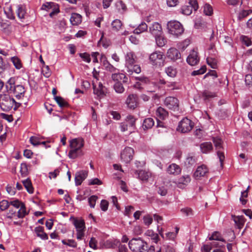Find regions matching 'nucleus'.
<instances>
[{
  "label": "nucleus",
  "mask_w": 252,
  "mask_h": 252,
  "mask_svg": "<svg viewBox=\"0 0 252 252\" xmlns=\"http://www.w3.org/2000/svg\"><path fill=\"white\" fill-rule=\"evenodd\" d=\"M125 67L129 75L133 73L139 74L141 71V67L138 64L137 57L133 52H127L125 56Z\"/></svg>",
  "instance_id": "nucleus-1"
},
{
  "label": "nucleus",
  "mask_w": 252,
  "mask_h": 252,
  "mask_svg": "<svg viewBox=\"0 0 252 252\" xmlns=\"http://www.w3.org/2000/svg\"><path fill=\"white\" fill-rule=\"evenodd\" d=\"M21 103L16 102L14 98L11 96L8 92L0 94V107L4 111H9L13 109L17 110Z\"/></svg>",
  "instance_id": "nucleus-2"
},
{
  "label": "nucleus",
  "mask_w": 252,
  "mask_h": 252,
  "mask_svg": "<svg viewBox=\"0 0 252 252\" xmlns=\"http://www.w3.org/2000/svg\"><path fill=\"white\" fill-rule=\"evenodd\" d=\"M84 146V140L82 138H75L70 141L71 150L68 153L70 158L75 159L83 155L81 148Z\"/></svg>",
  "instance_id": "nucleus-3"
},
{
  "label": "nucleus",
  "mask_w": 252,
  "mask_h": 252,
  "mask_svg": "<svg viewBox=\"0 0 252 252\" xmlns=\"http://www.w3.org/2000/svg\"><path fill=\"white\" fill-rule=\"evenodd\" d=\"M7 92L12 93L17 99L22 98L26 92L25 88L21 85H14V79L12 78L9 79L6 84Z\"/></svg>",
  "instance_id": "nucleus-4"
},
{
  "label": "nucleus",
  "mask_w": 252,
  "mask_h": 252,
  "mask_svg": "<svg viewBox=\"0 0 252 252\" xmlns=\"http://www.w3.org/2000/svg\"><path fill=\"white\" fill-rule=\"evenodd\" d=\"M128 246L132 252H145L148 248V244L140 238L132 239Z\"/></svg>",
  "instance_id": "nucleus-5"
},
{
  "label": "nucleus",
  "mask_w": 252,
  "mask_h": 252,
  "mask_svg": "<svg viewBox=\"0 0 252 252\" xmlns=\"http://www.w3.org/2000/svg\"><path fill=\"white\" fill-rule=\"evenodd\" d=\"M167 30L169 33L175 36H178L181 35L184 29L183 25L177 21H170L167 24Z\"/></svg>",
  "instance_id": "nucleus-6"
},
{
  "label": "nucleus",
  "mask_w": 252,
  "mask_h": 252,
  "mask_svg": "<svg viewBox=\"0 0 252 252\" xmlns=\"http://www.w3.org/2000/svg\"><path fill=\"white\" fill-rule=\"evenodd\" d=\"M165 56L160 51H156L149 56L150 63L153 66L160 67L164 65Z\"/></svg>",
  "instance_id": "nucleus-7"
},
{
  "label": "nucleus",
  "mask_w": 252,
  "mask_h": 252,
  "mask_svg": "<svg viewBox=\"0 0 252 252\" xmlns=\"http://www.w3.org/2000/svg\"><path fill=\"white\" fill-rule=\"evenodd\" d=\"M136 119L132 115L126 116L125 121L120 124L121 130L122 132L129 130L130 132L135 129Z\"/></svg>",
  "instance_id": "nucleus-8"
},
{
  "label": "nucleus",
  "mask_w": 252,
  "mask_h": 252,
  "mask_svg": "<svg viewBox=\"0 0 252 252\" xmlns=\"http://www.w3.org/2000/svg\"><path fill=\"white\" fill-rule=\"evenodd\" d=\"M194 126L193 123L187 118H184L179 123L177 130L182 133L190 131Z\"/></svg>",
  "instance_id": "nucleus-9"
},
{
  "label": "nucleus",
  "mask_w": 252,
  "mask_h": 252,
  "mask_svg": "<svg viewBox=\"0 0 252 252\" xmlns=\"http://www.w3.org/2000/svg\"><path fill=\"white\" fill-rule=\"evenodd\" d=\"M213 141L217 151V153L220 163V166L222 167L223 161L224 160L225 156L224 152L222 151L223 148L222 147L221 140L219 138L213 137Z\"/></svg>",
  "instance_id": "nucleus-10"
},
{
  "label": "nucleus",
  "mask_w": 252,
  "mask_h": 252,
  "mask_svg": "<svg viewBox=\"0 0 252 252\" xmlns=\"http://www.w3.org/2000/svg\"><path fill=\"white\" fill-rule=\"evenodd\" d=\"M164 105L169 109L174 111L179 110V100L173 96L166 97L164 101Z\"/></svg>",
  "instance_id": "nucleus-11"
},
{
  "label": "nucleus",
  "mask_w": 252,
  "mask_h": 252,
  "mask_svg": "<svg viewBox=\"0 0 252 252\" xmlns=\"http://www.w3.org/2000/svg\"><path fill=\"white\" fill-rule=\"evenodd\" d=\"M134 155V150L127 147L121 153V158L125 163H128L132 159Z\"/></svg>",
  "instance_id": "nucleus-12"
},
{
  "label": "nucleus",
  "mask_w": 252,
  "mask_h": 252,
  "mask_svg": "<svg viewBox=\"0 0 252 252\" xmlns=\"http://www.w3.org/2000/svg\"><path fill=\"white\" fill-rule=\"evenodd\" d=\"M198 8V4L196 0H192L188 2V4L184 5L181 8L182 13L186 15H190L192 10L196 11Z\"/></svg>",
  "instance_id": "nucleus-13"
},
{
  "label": "nucleus",
  "mask_w": 252,
  "mask_h": 252,
  "mask_svg": "<svg viewBox=\"0 0 252 252\" xmlns=\"http://www.w3.org/2000/svg\"><path fill=\"white\" fill-rule=\"evenodd\" d=\"M41 9L46 11L52 9V11L49 14L51 17H52L54 15L60 12L58 4L53 2H48L44 3L41 6Z\"/></svg>",
  "instance_id": "nucleus-14"
},
{
  "label": "nucleus",
  "mask_w": 252,
  "mask_h": 252,
  "mask_svg": "<svg viewBox=\"0 0 252 252\" xmlns=\"http://www.w3.org/2000/svg\"><path fill=\"white\" fill-rule=\"evenodd\" d=\"M166 56L168 59L172 61L176 62L179 61L182 62L181 55L180 51L175 48H170L166 53Z\"/></svg>",
  "instance_id": "nucleus-15"
},
{
  "label": "nucleus",
  "mask_w": 252,
  "mask_h": 252,
  "mask_svg": "<svg viewBox=\"0 0 252 252\" xmlns=\"http://www.w3.org/2000/svg\"><path fill=\"white\" fill-rule=\"evenodd\" d=\"M208 173V168L207 166L202 164L197 167L194 173L193 176L196 179H199L202 177L205 176Z\"/></svg>",
  "instance_id": "nucleus-16"
},
{
  "label": "nucleus",
  "mask_w": 252,
  "mask_h": 252,
  "mask_svg": "<svg viewBox=\"0 0 252 252\" xmlns=\"http://www.w3.org/2000/svg\"><path fill=\"white\" fill-rule=\"evenodd\" d=\"M166 171L169 175L177 176L181 173L182 168L179 165L176 163H172L167 167Z\"/></svg>",
  "instance_id": "nucleus-17"
},
{
  "label": "nucleus",
  "mask_w": 252,
  "mask_h": 252,
  "mask_svg": "<svg viewBox=\"0 0 252 252\" xmlns=\"http://www.w3.org/2000/svg\"><path fill=\"white\" fill-rule=\"evenodd\" d=\"M199 61V58L197 52L194 50H192L187 59V63L189 65L193 66L197 64Z\"/></svg>",
  "instance_id": "nucleus-18"
},
{
  "label": "nucleus",
  "mask_w": 252,
  "mask_h": 252,
  "mask_svg": "<svg viewBox=\"0 0 252 252\" xmlns=\"http://www.w3.org/2000/svg\"><path fill=\"white\" fill-rule=\"evenodd\" d=\"M150 32L154 36L159 35L163 33L161 26L158 22H154L149 27Z\"/></svg>",
  "instance_id": "nucleus-19"
},
{
  "label": "nucleus",
  "mask_w": 252,
  "mask_h": 252,
  "mask_svg": "<svg viewBox=\"0 0 252 252\" xmlns=\"http://www.w3.org/2000/svg\"><path fill=\"white\" fill-rule=\"evenodd\" d=\"M138 97L136 94H129L126 100V104L128 108L134 109L137 105Z\"/></svg>",
  "instance_id": "nucleus-20"
},
{
  "label": "nucleus",
  "mask_w": 252,
  "mask_h": 252,
  "mask_svg": "<svg viewBox=\"0 0 252 252\" xmlns=\"http://www.w3.org/2000/svg\"><path fill=\"white\" fill-rule=\"evenodd\" d=\"M88 172L85 170H81L76 173L75 182L76 186H79L82 182L87 178Z\"/></svg>",
  "instance_id": "nucleus-21"
},
{
  "label": "nucleus",
  "mask_w": 252,
  "mask_h": 252,
  "mask_svg": "<svg viewBox=\"0 0 252 252\" xmlns=\"http://www.w3.org/2000/svg\"><path fill=\"white\" fill-rule=\"evenodd\" d=\"M16 8V12L18 17L21 20L25 19L27 15L26 5L20 4L17 5Z\"/></svg>",
  "instance_id": "nucleus-22"
},
{
  "label": "nucleus",
  "mask_w": 252,
  "mask_h": 252,
  "mask_svg": "<svg viewBox=\"0 0 252 252\" xmlns=\"http://www.w3.org/2000/svg\"><path fill=\"white\" fill-rule=\"evenodd\" d=\"M135 175L142 181H147L149 177L151 176V173L143 170H135Z\"/></svg>",
  "instance_id": "nucleus-23"
},
{
  "label": "nucleus",
  "mask_w": 252,
  "mask_h": 252,
  "mask_svg": "<svg viewBox=\"0 0 252 252\" xmlns=\"http://www.w3.org/2000/svg\"><path fill=\"white\" fill-rule=\"evenodd\" d=\"M111 78L116 82H118L122 80L124 83H126L128 81V78L125 74L122 73L118 72L112 73Z\"/></svg>",
  "instance_id": "nucleus-24"
},
{
  "label": "nucleus",
  "mask_w": 252,
  "mask_h": 252,
  "mask_svg": "<svg viewBox=\"0 0 252 252\" xmlns=\"http://www.w3.org/2000/svg\"><path fill=\"white\" fill-rule=\"evenodd\" d=\"M94 93L98 96H103L105 94L104 87L102 84L99 82L98 86L94 83L93 84Z\"/></svg>",
  "instance_id": "nucleus-25"
},
{
  "label": "nucleus",
  "mask_w": 252,
  "mask_h": 252,
  "mask_svg": "<svg viewBox=\"0 0 252 252\" xmlns=\"http://www.w3.org/2000/svg\"><path fill=\"white\" fill-rule=\"evenodd\" d=\"M200 148L203 154H208L213 150V145L210 142H205L200 145Z\"/></svg>",
  "instance_id": "nucleus-26"
},
{
  "label": "nucleus",
  "mask_w": 252,
  "mask_h": 252,
  "mask_svg": "<svg viewBox=\"0 0 252 252\" xmlns=\"http://www.w3.org/2000/svg\"><path fill=\"white\" fill-rule=\"evenodd\" d=\"M197 160V158L193 154H189L186 158L185 165L187 167L193 166Z\"/></svg>",
  "instance_id": "nucleus-27"
},
{
  "label": "nucleus",
  "mask_w": 252,
  "mask_h": 252,
  "mask_svg": "<svg viewBox=\"0 0 252 252\" xmlns=\"http://www.w3.org/2000/svg\"><path fill=\"white\" fill-rule=\"evenodd\" d=\"M34 231L37 236L40 237L41 239L46 240L48 239V235L44 231L43 227L41 226L36 227Z\"/></svg>",
  "instance_id": "nucleus-28"
},
{
  "label": "nucleus",
  "mask_w": 252,
  "mask_h": 252,
  "mask_svg": "<svg viewBox=\"0 0 252 252\" xmlns=\"http://www.w3.org/2000/svg\"><path fill=\"white\" fill-rule=\"evenodd\" d=\"M233 220L239 229H241L245 222V219L243 216H232Z\"/></svg>",
  "instance_id": "nucleus-29"
},
{
  "label": "nucleus",
  "mask_w": 252,
  "mask_h": 252,
  "mask_svg": "<svg viewBox=\"0 0 252 252\" xmlns=\"http://www.w3.org/2000/svg\"><path fill=\"white\" fill-rule=\"evenodd\" d=\"M70 21L72 25H78L82 21V16L77 13H72L70 18Z\"/></svg>",
  "instance_id": "nucleus-30"
},
{
  "label": "nucleus",
  "mask_w": 252,
  "mask_h": 252,
  "mask_svg": "<svg viewBox=\"0 0 252 252\" xmlns=\"http://www.w3.org/2000/svg\"><path fill=\"white\" fill-rule=\"evenodd\" d=\"M156 115L161 120L165 119L168 116V112L163 108L159 107L156 111Z\"/></svg>",
  "instance_id": "nucleus-31"
},
{
  "label": "nucleus",
  "mask_w": 252,
  "mask_h": 252,
  "mask_svg": "<svg viewBox=\"0 0 252 252\" xmlns=\"http://www.w3.org/2000/svg\"><path fill=\"white\" fill-rule=\"evenodd\" d=\"M190 177L189 175H184L179 178L177 182V186L181 188L182 185H187L190 181Z\"/></svg>",
  "instance_id": "nucleus-32"
},
{
  "label": "nucleus",
  "mask_w": 252,
  "mask_h": 252,
  "mask_svg": "<svg viewBox=\"0 0 252 252\" xmlns=\"http://www.w3.org/2000/svg\"><path fill=\"white\" fill-rule=\"evenodd\" d=\"M3 10L7 18L11 20L15 19V17L14 13L13 12L12 6L11 5H7V6L4 7Z\"/></svg>",
  "instance_id": "nucleus-33"
},
{
  "label": "nucleus",
  "mask_w": 252,
  "mask_h": 252,
  "mask_svg": "<svg viewBox=\"0 0 252 252\" xmlns=\"http://www.w3.org/2000/svg\"><path fill=\"white\" fill-rule=\"evenodd\" d=\"M154 125V121L153 118H148L145 119L143 123L142 127L144 129L151 128Z\"/></svg>",
  "instance_id": "nucleus-34"
},
{
  "label": "nucleus",
  "mask_w": 252,
  "mask_h": 252,
  "mask_svg": "<svg viewBox=\"0 0 252 252\" xmlns=\"http://www.w3.org/2000/svg\"><path fill=\"white\" fill-rule=\"evenodd\" d=\"M251 14H252V9H243L241 10L238 13L237 17L238 20L239 21H241Z\"/></svg>",
  "instance_id": "nucleus-35"
},
{
  "label": "nucleus",
  "mask_w": 252,
  "mask_h": 252,
  "mask_svg": "<svg viewBox=\"0 0 252 252\" xmlns=\"http://www.w3.org/2000/svg\"><path fill=\"white\" fill-rule=\"evenodd\" d=\"M103 65L105 68V69L107 71L114 73L117 70H118L115 67L111 64L107 60L103 61Z\"/></svg>",
  "instance_id": "nucleus-36"
},
{
  "label": "nucleus",
  "mask_w": 252,
  "mask_h": 252,
  "mask_svg": "<svg viewBox=\"0 0 252 252\" xmlns=\"http://www.w3.org/2000/svg\"><path fill=\"white\" fill-rule=\"evenodd\" d=\"M54 99L61 108L69 106L68 103L61 96H55Z\"/></svg>",
  "instance_id": "nucleus-37"
},
{
  "label": "nucleus",
  "mask_w": 252,
  "mask_h": 252,
  "mask_svg": "<svg viewBox=\"0 0 252 252\" xmlns=\"http://www.w3.org/2000/svg\"><path fill=\"white\" fill-rule=\"evenodd\" d=\"M28 214L26 211V208L25 204H22L21 208L17 211V216L18 219H23Z\"/></svg>",
  "instance_id": "nucleus-38"
},
{
  "label": "nucleus",
  "mask_w": 252,
  "mask_h": 252,
  "mask_svg": "<svg viewBox=\"0 0 252 252\" xmlns=\"http://www.w3.org/2000/svg\"><path fill=\"white\" fill-rule=\"evenodd\" d=\"M23 184L29 193H32L33 192V188L32 186V182L29 179H27L24 180L23 181Z\"/></svg>",
  "instance_id": "nucleus-39"
},
{
  "label": "nucleus",
  "mask_w": 252,
  "mask_h": 252,
  "mask_svg": "<svg viewBox=\"0 0 252 252\" xmlns=\"http://www.w3.org/2000/svg\"><path fill=\"white\" fill-rule=\"evenodd\" d=\"M155 40L158 47H163L166 42V39L163 37L162 34L158 36H155Z\"/></svg>",
  "instance_id": "nucleus-40"
},
{
  "label": "nucleus",
  "mask_w": 252,
  "mask_h": 252,
  "mask_svg": "<svg viewBox=\"0 0 252 252\" xmlns=\"http://www.w3.org/2000/svg\"><path fill=\"white\" fill-rule=\"evenodd\" d=\"M147 29L148 26L147 24L143 22L140 24L138 27L133 31V32L135 34H140L145 31H146Z\"/></svg>",
  "instance_id": "nucleus-41"
},
{
  "label": "nucleus",
  "mask_w": 252,
  "mask_h": 252,
  "mask_svg": "<svg viewBox=\"0 0 252 252\" xmlns=\"http://www.w3.org/2000/svg\"><path fill=\"white\" fill-rule=\"evenodd\" d=\"M11 61L17 69H21L23 65L20 59L17 56L11 57Z\"/></svg>",
  "instance_id": "nucleus-42"
},
{
  "label": "nucleus",
  "mask_w": 252,
  "mask_h": 252,
  "mask_svg": "<svg viewBox=\"0 0 252 252\" xmlns=\"http://www.w3.org/2000/svg\"><path fill=\"white\" fill-rule=\"evenodd\" d=\"M73 224L76 228L77 231L78 230H84L85 228V222L83 220H75L74 221Z\"/></svg>",
  "instance_id": "nucleus-43"
},
{
  "label": "nucleus",
  "mask_w": 252,
  "mask_h": 252,
  "mask_svg": "<svg viewBox=\"0 0 252 252\" xmlns=\"http://www.w3.org/2000/svg\"><path fill=\"white\" fill-rule=\"evenodd\" d=\"M146 235L148 236H149L151 238V239L153 240V241L155 243H157L159 240V237L157 233H155L152 230H148L146 232Z\"/></svg>",
  "instance_id": "nucleus-44"
},
{
  "label": "nucleus",
  "mask_w": 252,
  "mask_h": 252,
  "mask_svg": "<svg viewBox=\"0 0 252 252\" xmlns=\"http://www.w3.org/2000/svg\"><path fill=\"white\" fill-rule=\"evenodd\" d=\"M209 240H217L220 241H222L223 242H225V240L222 238L220 235V234L218 232H214L211 237L209 238Z\"/></svg>",
  "instance_id": "nucleus-45"
},
{
  "label": "nucleus",
  "mask_w": 252,
  "mask_h": 252,
  "mask_svg": "<svg viewBox=\"0 0 252 252\" xmlns=\"http://www.w3.org/2000/svg\"><path fill=\"white\" fill-rule=\"evenodd\" d=\"M111 26L114 31H118L122 26V23L121 20L115 19L112 22Z\"/></svg>",
  "instance_id": "nucleus-46"
},
{
  "label": "nucleus",
  "mask_w": 252,
  "mask_h": 252,
  "mask_svg": "<svg viewBox=\"0 0 252 252\" xmlns=\"http://www.w3.org/2000/svg\"><path fill=\"white\" fill-rule=\"evenodd\" d=\"M116 6L120 13H124L126 10V4L121 0L118 1L116 3Z\"/></svg>",
  "instance_id": "nucleus-47"
},
{
  "label": "nucleus",
  "mask_w": 252,
  "mask_h": 252,
  "mask_svg": "<svg viewBox=\"0 0 252 252\" xmlns=\"http://www.w3.org/2000/svg\"><path fill=\"white\" fill-rule=\"evenodd\" d=\"M113 88L117 93L122 94L125 91V88L120 82H116L114 85Z\"/></svg>",
  "instance_id": "nucleus-48"
},
{
  "label": "nucleus",
  "mask_w": 252,
  "mask_h": 252,
  "mask_svg": "<svg viewBox=\"0 0 252 252\" xmlns=\"http://www.w3.org/2000/svg\"><path fill=\"white\" fill-rule=\"evenodd\" d=\"M62 242L63 245L68 246L71 248H75L77 246V243L73 239L63 240Z\"/></svg>",
  "instance_id": "nucleus-49"
},
{
  "label": "nucleus",
  "mask_w": 252,
  "mask_h": 252,
  "mask_svg": "<svg viewBox=\"0 0 252 252\" xmlns=\"http://www.w3.org/2000/svg\"><path fill=\"white\" fill-rule=\"evenodd\" d=\"M165 72L168 76L174 77L176 75L177 71L175 68L170 66L165 68Z\"/></svg>",
  "instance_id": "nucleus-50"
},
{
  "label": "nucleus",
  "mask_w": 252,
  "mask_h": 252,
  "mask_svg": "<svg viewBox=\"0 0 252 252\" xmlns=\"http://www.w3.org/2000/svg\"><path fill=\"white\" fill-rule=\"evenodd\" d=\"M6 217L10 220H17L18 218L17 216L16 210H13L12 209H10L9 212L7 213Z\"/></svg>",
  "instance_id": "nucleus-51"
},
{
  "label": "nucleus",
  "mask_w": 252,
  "mask_h": 252,
  "mask_svg": "<svg viewBox=\"0 0 252 252\" xmlns=\"http://www.w3.org/2000/svg\"><path fill=\"white\" fill-rule=\"evenodd\" d=\"M20 172L23 177H26L28 175V169L26 163H21Z\"/></svg>",
  "instance_id": "nucleus-52"
},
{
  "label": "nucleus",
  "mask_w": 252,
  "mask_h": 252,
  "mask_svg": "<svg viewBox=\"0 0 252 252\" xmlns=\"http://www.w3.org/2000/svg\"><path fill=\"white\" fill-rule=\"evenodd\" d=\"M10 205V202L6 200H2L0 202V209L3 211L8 209Z\"/></svg>",
  "instance_id": "nucleus-53"
},
{
  "label": "nucleus",
  "mask_w": 252,
  "mask_h": 252,
  "mask_svg": "<svg viewBox=\"0 0 252 252\" xmlns=\"http://www.w3.org/2000/svg\"><path fill=\"white\" fill-rule=\"evenodd\" d=\"M204 13L206 15H211L213 13V8L212 6L208 4H205L204 6Z\"/></svg>",
  "instance_id": "nucleus-54"
},
{
  "label": "nucleus",
  "mask_w": 252,
  "mask_h": 252,
  "mask_svg": "<svg viewBox=\"0 0 252 252\" xmlns=\"http://www.w3.org/2000/svg\"><path fill=\"white\" fill-rule=\"evenodd\" d=\"M206 66L203 65L199 69L192 71L191 73V75L195 76V75L203 74L206 72Z\"/></svg>",
  "instance_id": "nucleus-55"
},
{
  "label": "nucleus",
  "mask_w": 252,
  "mask_h": 252,
  "mask_svg": "<svg viewBox=\"0 0 252 252\" xmlns=\"http://www.w3.org/2000/svg\"><path fill=\"white\" fill-rule=\"evenodd\" d=\"M202 96L204 99H207L216 96V94L215 93L210 91H204L202 93Z\"/></svg>",
  "instance_id": "nucleus-56"
},
{
  "label": "nucleus",
  "mask_w": 252,
  "mask_h": 252,
  "mask_svg": "<svg viewBox=\"0 0 252 252\" xmlns=\"http://www.w3.org/2000/svg\"><path fill=\"white\" fill-rule=\"evenodd\" d=\"M207 63L213 68H216L217 66V61L212 58H207Z\"/></svg>",
  "instance_id": "nucleus-57"
},
{
  "label": "nucleus",
  "mask_w": 252,
  "mask_h": 252,
  "mask_svg": "<svg viewBox=\"0 0 252 252\" xmlns=\"http://www.w3.org/2000/svg\"><path fill=\"white\" fill-rule=\"evenodd\" d=\"M97 197L95 195H92L88 199L89 205L91 208H94L95 205Z\"/></svg>",
  "instance_id": "nucleus-58"
},
{
  "label": "nucleus",
  "mask_w": 252,
  "mask_h": 252,
  "mask_svg": "<svg viewBox=\"0 0 252 252\" xmlns=\"http://www.w3.org/2000/svg\"><path fill=\"white\" fill-rule=\"evenodd\" d=\"M42 73L45 77L48 78L50 77L51 75V71L48 65H45L42 67Z\"/></svg>",
  "instance_id": "nucleus-59"
},
{
  "label": "nucleus",
  "mask_w": 252,
  "mask_h": 252,
  "mask_svg": "<svg viewBox=\"0 0 252 252\" xmlns=\"http://www.w3.org/2000/svg\"><path fill=\"white\" fill-rule=\"evenodd\" d=\"M117 246L118 245L119 252H127L128 250L126 245H123L121 244L119 241L116 242V244H114Z\"/></svg>",
  "instance_id": "nucleus-60"
},
{
  "label": "nucleus",
  "mask_w": 252,
  "mask_h": 252,
  "mask_svg": "<svg viewBox=\"0 0 252 252\" xmlns=\"http://www.w3.org/2000/svg\"><path fill=\"white\" fill-rule=\"evenodd\" d=\"M241 39L243 43L247 46H249L252 45V41L251 39L247 36L242 35L241 36Z\"/></svg>",
  "instance_id": "nucleus-61"
},
{
  "label": "nucleus",
  "mask_w": 252,
  "mask_h": 252,
  "mask_svg": "<svg viewBox=\"0 0 252 252\" xmlns=\"http://www.w3.org/2000/svg\"><path fill=\"white\" fill-rule=\"evenodd\" d=\"M22 204H24L20 201L18 199H15L10 202V205H11L16 209L21 208Z\"/></svg>",
  "instance_id": "nucleus-62"
},
{
  "label": "nucleus",
  "mask_w": 252,
  "mask_h": 252,
  "mask_svg": "<svg viewBox=\"0 0 252 252\" xmlns=\"http://www.w3.org/2000/svg\"><path fill=\"white\" fill-rule=\"evenodd\" d=\"M30 141L34 146H37L40 144V139L36 136H32L30 139Z\"/></svg>",
  "instance_id": "nucleus-63"
},
{
  "label": "nucleus",
  "mask_w": 252,
  "mask_h": 252,
  "mask_svg": "<svg viewBox=\"0 0 252 252\" xmlns=\"http://www.w3.org/2000/svg\"><path fill=\"white\" fill-rule=\"evenodd\" d=\"M246 28L248 32L252 33V17L247 22Z\"/></svg>",
  "instance_id": "nucleus-64"
}]
</instances>
